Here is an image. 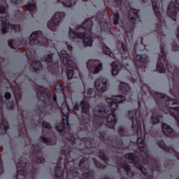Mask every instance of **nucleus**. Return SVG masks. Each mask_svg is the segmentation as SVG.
Instances as JSON below:
<instances>
[{"label":"nucleus","mask_w":179,"mask_h":179,"mask_svg":"<svg viewBox=\"0 0 179 179\" xmlns=\"http://www.w3.org/2000/svg\"><path fill=\"white\" fill-rule=\"evenodd\" d=\"M125 96L122 95H117L113 96L112 98H108L106 99V103L108 106V110L107 109H103L101 110V106H96L94 111V115L95 117H99L100 118H104V117H106L108 115L107 117L108 122L112 123L113 127H115V124L117 123V119L115 118V113L114 112L115 110H117V108L118 107V103H122V101H124Z\"/></svg>","instance_id":"f257e3e1"},{"label":"nucleus","mask_w":179,"mask_h":179,"mask_svg":"<svg viewBox=\"0 0 179 179\" xmlns=\"http://www.w3.org/2000/svg\"><path fill=\"white\" fill-rule=\"evenodd\" d=\"M92 26H93V20L92 18L87 20L81 27H78L76 29V31L78 30H82L83 29L85 30V33H78L75 32L73 29H70L69 35L71 38L75 40L76 38H83V44L85 47H92L93 45V40L92 39V32L90 31V29H92Z\"/></svg>","instance_id":"f03ea898"},{"label":"nucleus","mask_w":179,"mask_h":179,"mask_svg":"<svg viewBox=\"0 0 179 179\" xmlns=\"http://www.w3.org/2000/svg\"><path fill=\"white\" fill-rule=\"evenodd\" d=\"M61 61H62L63 64L66 65L67 67V77L68 79H72L73 77V73H75V71H78V69L73 70L74 64L73 60L72 59V55L66 52V50H62L60 52H58Z\"/></svg>","instance_id":"7ed1b4c3"},{"label":"nucleus","mask_w":179,"mask_h":179,"mask_svg":"<svg viewBox=\"0 0 179 179\" xmlns=\"http://www.w3.org/2000/svg\"><path fill=\"white\" fill-rule=\"evenodd\" d=\"M5 12V7L3 6H0V13L2 14L1 17V22L3 24V28L1 29L3 33H7L9 29H13L15 31H20V26L19 25H12L9 24V15L8 13Z\"/></svg>","instance_id":"20e7f679"},{"label":"nucleus","mask_w":179,"mask_h":179,"mask_svg":"<svg viewBox=\"0 0 179 179\" xmlns=\"http://www.w3.org/2000/svg\"><path fill=\"white\" fill-rule=\"evenodd\" d=\"M97 94L93 93V90L90 89L84 92V99L80 103L79 107L81 108L82 113H87L89 111V102L87 101V99H93L96 97Z\"/></svg>","instance_id":"39448f33"},{"label":"nucleus","mask_w":179,"mask_h":179,"mask_svg":"<svg viewBox=\"0 0 179 179\" xmlns=\"http://www.w3.org/2000/svg\"><path fill=\"white\" fill-rule=\"evenodd\" d=\"M87 66L92 75L99 73L101 71L103 64L99 60H90L87 62Z\"/></svg>","instance_id":"423d86ee"},{"label":"nucleus","mask_w":179,"mask_h":179,"mask_svg":"<svg viewBox=\"0 0 179 179\" xmlns=\"http://www.w3.org/2000/svg\"><path fill=\"white\" fill-rule=\"evenodd\" d=\"M175 3H171L168 7L167 13L175 22L176 17L177 16V10L179 8V0H175Z\"/></svg>","instance_id":"0eeeda50"},{"label":"nucleus","mask_w":179,"mask_h":179,"mask_svg":"<svg viewBox=\"0 0 179 179\" xmlns=\"http://www.w3.org/2000/svg\"><path fill=\"white\" fill-rule=\"evenodd\" d=\"M125 158L129 160V163H133V164H134L137 169H139V170L143 171L145 174V169H143V166L139 162V158L135 157V155L131 153L127 154L125 155Z\"/></svg>","instance_id":"6e6552de"},{"label":"nucleus","mask_w":179,"mask_h":179,"mask_svg":"<svg viewBox=\"0 0 179 179\" xmlns=\"http://www.w3.org/2000/svg\"><path fill=\"white\" fill-rule=\"evenodd\" d=\"M60 110L63 114V115L65 117L63 118V125L66 129H68L69 128V122H68V115L69 114V106H68V104L66 103H63L60 106Z\"/></svg>","instance_id":"1a4fd4ad"},{"label":"nucleus","mask_w":179,"mask_h":179,"mask_svg":"<svg viewBox=\"0 0 179 179\" xmlns=\"http://www.w3.org/2000/svg\"><path fill=\"white\" fill-rule=\"evenodd\" d=\"M94 86L96 90L106 92L107 90V79L102 77L96 79L94 82Z\"/></svg>","instance_id":"9d476101"},{"label":"nucleus","mask_w":179,"mask_h":179,"mask_svg":"<svg viewBox=\"0 0 179 179\" xmlns=\"http://www.w3.org/2000/svg\"><path fill=\"white\" fill-rule=\"evenodd\" d=\"M161 50L162 52L157 64V72H159V73H164V72H166V69H164V66H163V63H162L160 60L166 61V53L164 52V49H163V48H161Z\"/></svg>","instance_id":"9b49d317"},{"label":"nucleus","mask_w":179,"mask_h":179,"mask_svg":"<svg viewBox=\"0 0 179 179\" xmlns=\"http://www.w3.org/2000/svg\"><path fill=\"white\" fill-rule=\"evenodd\" d=\"M129 116L131 118V121L133 122V128H136V127H141V117L136 115V112L135 110L129 112Z\"/></svg>","instance_id":"f8f14e48"},{"label":"nucleus","mask_w":179,"mask_h":179,"mask_svg":"<svg viewBox=\"0 0 179 179\" xmlns=\"http://www.w3.org/2000/svg\"><path fill=\"white\" fill-rule=\"evenodd\" d=\"M62 15H64V13H55L53 17L52 18V20L48 22V27H50V29H52L54 26H57V24H58L59 22H61V16H62Z\"/></svg>","instance_id":"ddd939ff"},{"label":"nucleus","mask_w":179,"mask_h":179,"mask_svg":"<svg viewBox=\"0 0 179 179\" xmlns=\"http://www.w3.org/2000/svg\"><path fill=\"white\" fill-rule=\"evenodd\" d=\"M18 171L17 173V179H24L26 178V174H27V171H26V168L24 166L18 164Z\"/></svg>","instance_id":"4468645a"},{"label":"nucleus","mask_w":179,"mask_h":179,"mask_svg":"<svg viewBox=\"0 0 179 179\" xmlns=\"http://www.w3.org/2000/svg\"><path fill=\"white\" fill-rule=\"evenodd\" d=\"M112 66V75L113 76H117L118 75V73L120 72V70L121 69V64H120V62L117 61L113 62L111 64Z\"/></svg>","instance_id":"2eb2a0df"},{"label":"nucleus","mask_w":179,"mask_h":179,"mask_svg":"<svg viewBox=\"0 0 179 179\" xmlns=\"http://www.w3.org/2000/svg\"><path fill=\"white\" fill-rule=\"evenodd\" d=\"M30 43L33 45L35 44L36 45H40V42L38 41V34L37 31L34 32L29 37Z\"/></svg>","instance_id":"dca6fc26"},{"label":"nucleus","mask_w":179,"mask_h":179,"mask_svg":"<svg viewBox=\"0 0 179 179\" xmlns=\"http://www.w3.org/2000/svg\"><path fill=\"white\" fill-rule=\"evenodd\" d=\"M38 94L41 93V97H45V99H48L50 100V91L48 90L44 89V87H41L39 90H37Z\"/></svg>","instance_id":"f3484780"},{"label":"nucleus","mask_w":179,"mask_h":179,"mask_svg":"<svg viewBox=\"0 0 179 179\" xmlns=\"http://www.w3.org/2000/svg\"><path fill=\"white\" fill-rule=\"evenodd\" d=\"M162 127V132H164L165 135H170V134L173 132V128H171V127H170L169 124H163Z\"/></svg>","instance_id":"a211bd4d"},{"label":"nucleus","mask_w":179,"mask_h":179,"mask_svg":"<svg viewBox=\"0 0 179 179\" xmlns=\"http://www.w3.org/2000/svg\"><path fill=\"white\" fill-rule=\"evenodd\" d=\"M137 145L140 152H145V142H143V138L140 137L138 138Z\"/></svg>","instance_id":"6ab92c4d"},{"label":"nucleus","mask_w":179,"mask_h":179,"mask_svg":"<svg viewBox=\"0 0 179 179\" xmlns=\"http://www.w3.org/2000/svg\"><path fill=\"white\" fill-rule=\"evenodd\" d=\"M120 90L121 92H122V93H124V94L128 93V92H129L130 90L129 85H128V84L125 83H122L120 84Z\"/></svg>","instance_id":"aec40b11"},{"label":"nucleus","mask_w":179,"mask_h":179,"mask_svg":"<svg viewBox=\"0 0 179 179\" xmlns=\"http://www.w3.org/2000/svg\"><path fill=\"white\" fill-rule=\"evenodd\" d=\"M129 13H130V17H131L132 20H135L138 19V10L131 8L130 10Z\"/></svg>","instance_id":"412c9836"},{"label":"nucleus","mask_w":179,"mask_h":179,"mask_svg":"<svg viewBox=\"0 0 179 179\" xmlns=\"http://www.w3.org/2000/svg\"><path fill=\"white\" fill-rule=\"evenodd\" d=\"M62 3H63L64 6L66 8H69L75 4V0H63Z\"/></svg>","instance_id":"4be33fe9"},{"label":"nucleus","mask_w":179,"mask_h":179,"mask_svg":"<svg viewBox=\"0 0 179 179\" xmlns=\"http://www.w3.org/2000/svg\"><path fill=\"white\" fill-rule=\"evenodd\" d=\"M136 61H142V62H146L148 59V57L146 55L141 56V55H137L136 56Z\"/></svg>","instance_id":"5701e85b"},{"label":"nucleus","mask_w":179,"mask_h":179,"mask_svg":"<svg viewBox=\"0 0 179 179\" xmlns=\"http://www.w3.org/2000/svg\"><path fill=\"white\" fill-rule=\"evenodd\" d=\"M1 129H4V132H6V129L9 128V124H8V121L3 120V122L0 123Z\"/></svg>","instance_id":"b1692460"},{"label":"nucleus","mask_w":179,"mask_h":179,"mask_svg":"<svg viewBox=\"0 0 179 179\" xmlns=\"http://www.w3.org/2000/svg\"><path fill=\"white\" fill-rule=\"evenodd\" d=\"M41 141L44 142L47 145H55V143L54 141H52L50 138H47L44 136L41 137Z\"/></svg>","instance_id":"393cba45"},{"label":"nucleus","mask_w":179,"mask_h":179,"mask_svg":"<svg viewBox=\"0 0 179 179\" xmlns=\"http://www.w3.org/2000/svg\"><path fill=\"white\" fill-rule=\"evenodd\" d=\"M27 8L29 12H34L36 10V3H29Z\"/></svg>","instance_id":"a878e982"},{"label":"nucleus","mask_w":179,"mask_h":179,"mask_svg":"<svg viewBox=\"0 0 179 179\" xmlns=\"http://www.w3.org/2000/svg\"><path fill=\"white\" fill-rule=\"evenodd\" d=\"M32 66H34V71H37V69H40V68H41V62L34 61L32 63Z\"/></svg>","instance_id":"bb28decb"},{"label":"nucleus","mask_w":179,"mask_h":179,"mask_svg":"<svg viewBox=\"0 0 179 179\" xmlns=\"http://www.w3.org/2000/svg\"><path fill=\"white\" fill-rule=\"evenodd\" d=\"M56 177H62L64 176V173L62 172V169L61 168H57L55 171Z\"/></svg>","instance_id":"cd10ccee"},{"label":"nucleus","mask_w":179,"mask_h":179,"mask_svg":"<svg viewBox=\"0 0 179 179\" xmlns=\"http://www.w3.org/2000/svg\"><path fill=\"white\" fill-rule=\"evenodd\" d=\"M103 50L104 54H107L108 55H110V57H113V53H111V50H110V48H108V47L103 45Z\"/></svg>","instance_id":"c85d7f7f"},{"label":"nucleus","mask_w":179,"mask_h":179,"mask_svg":"<svg viewBox=\"0 0 179 179\" xmlns=\"http://www.w3.org/2000/svg\"><path fill=\"white\" fill-rule=\"evenodd\" d=\"M160 118H162L160 116H157V115H153L152 117V123L155 124H158V122H160Z\"/></svg>","instance_id":"c756f323"},{"label":"nucleus","mask_w":179,"mask_h":179,"mask_svg":"<svg viewBox=\"0 0 179 179\" xmlns=\"http://www.w3.org/2000/svg\"><path fill=\"white\" fill-rule=\"evenodd\" d=\"M118 20H120V14L118 13H115L113 17L114 24H118Z\"/></svg>","instance_id":"7c9ffc66"},{"label":"nucleus","mask_w":179,"mask_h":179,"mask_svg":"<svg viewBox=\"0 0 179 179\" xmlns=\"http://www.w3.org/2000/svg\"><path fill=\"white\" fill-rule=\"evenodd\" d=\"M152 8H153L154 12H155L157 16L159 17V8H157V3H155V1H152Z\"/></svg>","instance_id":"2f4dec72"},{"label":"nucleus","mask_w":179,"mask_h":179,"mask_svg":"<svg viewBox=\"0 0 179 179\" xmlns=\"http://www.w3.org/2000/svg\"><path fill=\"white\" fill-rule=\"evenodd\" d=\"M99 26L101 30H107V29H108V25L106 22H101V23H99Z\"/></svg>","instance_id":"473e14b6"},{"label":"nucleus","mask_w":179,"mask_h":179,"mask_svg":"<svg viewBox=\"0 0 179 179\" xmlns=\"http://www.w3.org/2000/svg\"><path fill=\"white\" fill-rule=\"evenodd\" d=\"M45 62H46L48 64H50V62H52V55H48L46 59H45Z\"/></svg>","instance_id":"72a5a7b5"},{"label":"nucleus","mask_w":179,"mask_h":179,"mask_svg":"<svg viewBox=\"0 0 179 179\" xmlns=\"http://www.w3.org/2000/svg\"><path fill=\"white\" fill-rule=\"evenodd\" d=\"M43 127H44L45 128H48V129H51L52 128V126H51V124L47 122H43Z\"/></svg>","instance_id":"f704fd0d"},{"label":"nucleus","mask_w":179,"mask_h":179,"mask_svg":"<svg viewBox=\"0 0 179 179\" xmlns=\"http://www.w3.org/2000/svg\"><path fill=\"white\" fill-rule=\"evenodd\" d=\"M122 167L124 169V170L127 172L129 173L131 171V169L129 168V165L127 164H124L122 165Z\"/></svg>","instance_id":"c9c22d12"},{"label":"nucleus","mask_w":179,"mask_h":179,"mask_svg":"<svg viewBox=\"0 0 179 179\" xmlns=\"http://www.w3.org/2000/svg\"><path fill=\"white\" fill-rule=\"evenodd\" d=\"M158 145H159L160 148H162V149H164V150H167V148H166V144L163 141H159Z\"/></svg>","instance_id":"e433bc0d"},{"label":"nucleus","mask_w":179,"mask_h":179,"mask_svg":"<svg viewBox=\"0 0 179 179\" xmlns=\"http://www.w3.org/2000/svg\"><path fill=\"white\" fill-rule=\"evenodd\" d=\"M56 129L59 132H62V131H64V126H62L61 124H58L56 126Z\"/></svg>","instance_id":"4c0bfd02"},{"label":"nucleus","mask_w":179,"mask_h":179,"mask_svg":"<svg viewBox=\"0 0 179 179\" xmlns=\"http://www.w3.org/2000/svg\"><path fill=\"white\" fill-rule=\"evenodd\" d=\"M10 97H11L10 93L6 92L5 94V99H6V100H9V99H10Z\"/></svg>","instance_id":"58836bf2"},{"label":"nucleus","mask_w":179,"mask_h":179,"mask_svg":"<svg viewBox=\"0 0 179 179\" xmlns=\"http://www.w3.org/2000/svg\"><path fill=\"white\" fill-rule=\"evenodd\" d=\"M125 133V129H120V134L122 136H124Z\"/></svg>","instance_id":"ea45409f"},{"label":"nucleus","mask_w":179,"mask_h":179,"mask_svg":"<svg viewBox=\"0 0 179 179\" xmlns=\"http://www.w3.org/2000/svg\"><path fill=\"white\" fill-rule=\"evenodd\" d=\"M73 109H74L76 111H79V105L76 104V105L73 106Z\"/></svg>","instance_id":"a19ab883"},{"label":"nucleus","mask_w":179,"mask_h":179,"mask_svg":"<svg viewBox=\"0 0 179 179\" xmlns=\"http://www.w3.org/2000/svg\"><path fill=\"white\" fill-rule=\"evenodd\" d=\"M173 51H179V47H178V45H175V46L173 48Z\"/></svg>","instance_id":"79ce46f5"},{"label":"nucleus","mask_w":179,"mask_h":179,"mask_svg":"<svg viewBox=\"0 0 179 179\" xmlns=\"http://www.w3.org/2000/svg\"><path fill=\"white\" fill-rule=\"evenodd\" d=\"M117 5H121L122 0H115Z\"/></svg>","instance_id":"37998d69"},{"label":"nucleus","mask_w":179,"mask_h":179,"mask_svg":"<svg viewBox=\"0 0 179 179\" xmlns=\"http://www.w3.org/2000/svg\"><path fill=\"white\" fill-rule=\"evenodd\" d=\"M171 93H172L173 94H174V96H176V97H178V96H179L178 91H176V92H173L172 91Z\"/></svg>","instance_id":"c03bdc74"},{"label":"nucleus","mask_w":179,"mask_h":179,"mask_svg":"<svg viewBox=\"0 0 179 179\" xmlns=\"http://www.w3.org/2000/svg\"><path fill=\"white\" fill-rule=\"evenodd\" d=\"M78 176H79V173H78V172H73V177H78Z\"/></svg>","instance_id":"a18cd8bd"},{"label":"nucleus","mask_w":179,"mask_h":179,"mask_svg":"<svg viewBox=\"0 0 179 179\" xmlns=\"http://www.w3.org/2000/svg\"><path fill=\"white\" fill-rule=\"evenodd\" d=\"M12 44H13V41H10V42H8V45H10L11 48H13V45H12Z\"/></svg>","instance_id":"49530a36"},{"label":"nucleus","mask_w":179,"mask_h":179,"mask_svg":"<svg viewBox=\"0 0 179 179\" xmlns=\"http://www.w3.org/2000/svg\"><path fill=\"white\" fill-rule=\"evenodd\" d=\"M67 48L69 50V51H72V46H71V45H67Z\"/></svg>","instance_id":"de8ad7c7"},{"label":"nucleus","mask_w":179,"mask_h":179,"mask_svg":"<svg viewBox=\"0 0 179 179\" xmlns=\"http://www.w3.org/2000/svg\"><path fill=\"white\" fill-rule=\"evenodd\" d=\"M122 48L123 51H127V48H125V46L124 45V43H122Z\"/></svg>","instance_id":"09e8293b"},{"label":"nucleus","mask_w":179,"mask_h":179,"mask_svg":"<svg viewBox=\"0 0 179 179\" xmlns=\"http://www.w3.org/2000/svg\"><path fill=\"white\" fill-rule=\"evenodd\" d=\"M176 36H177V37H178V40H179V28H178V30H177Z\"/></svg>","instance_id":"8fccbe9b"},{"label":"nucleus","mask_w":179,"mask_h":179,"mask_svg":"<svg viewBox=\"0 0 179 179\" xmlns=\"http://www.w3.org/2000/svg\"><path fill=\"white\" fill-rule=\"evenodd\" d=\"M59 90H60V91H62V89H63L62 85H59Z\"/></svg>","instance_id":"3c124183"},{"label":"nucleus","mask_w":179,"mask_h":179,"mask_svg":"<svg viewBox=\"0 0 179 179\" xmlns=\"http://www.w3.org/2000/svg\"><path fill=\"white\" fill-rule=\"evenodd\" d=\"M54 101H57V96H55Z\"/></svg>","instance_id":"603ef678"},{"label":"nucleus","mask_w":179,"mask_h":179,"mask_svg":"<svg viewBox=\"0 0 179 179\" xmlns=\"http://www.w3.org/2000/svg\"><path fill=\"white\" fill-rule=\"evenodd\" d=\"M101 159H103V160H104V162H106V157H101Z\"/></svg>","instance_id":"864d4df0"},{"label":"nucleus","mask_w":179,"mask_h":179,"mask_svg":"<svg viewBox=\"0 0 179 179\" xmlns=\"http://www.w3.org/2000/svg\"><path fill=\"white\" fill-rule=\"evenodd\" d=\"M83 162V160L80 161V164Z\"/></svg>","instance_id":"5fc2aeb1"},{"label":"nucleus","mask_w":179,"mask_h":179,"mask_svg":"<svg viewBox=\"0 0 179 179\" xmlns=\"http://www.w3.org/2000/svg\"><path fill=\"white\" fill-rule=\"evenodd\" d=\"M38 163H43L42 159H41V161H40V162H38Z\"/></svg>","instance_id":"6e6d98bb"},{"label":"nucleus","mask_w":179,"mask_h":179,"mask_svg":"<svg viewBox=\"0 0 179 179\" xmlns=\"http://www.w3.org/2000/svg\"><path fill=\"white\" fill-rule=\"evenodd\" d=\"M67 139H72V138H68Z\"/></svg>","instance_id":"4d7b16f0"},{"label":"nucleus","mask_w":179,"mask_h":179,"mask_svg":"<svg viewBox=\"0 0 179 179\" xmlns=\"http://www.w3.org/2000/svg\"><path fill=\"white\" fill-rule=\"evenodd\" d=\"M83 1H87V0H83Z\"/></svg>","instance_id":"13d9d810"},{"label":"nucleus","mask_w":179,"mask_h":179,"mask_svg":"<svg viewBox=\"0 0 179 179\" xmlns=\"http://www.w3.org/2000/svg\"><path fill=\"white\" fill-rule=\"evenodd\" d=\"M85 176H86V173H85Z\"/></svg>","instance_id":"bf43d9fd"},{"label":"nucleus","mask_w":179,"mask_h":179,"mask_svg":"<svg viewBox=\"0 0 179 179\" xmlns=\"http://www.w3.org/2000/svg\"><path fill=\"white\" fill-rule=\"evenodd\" d=\"M57 1H61V0H57Z\"/></svg>","instance_id":"052dcab7"}]
</instances>
